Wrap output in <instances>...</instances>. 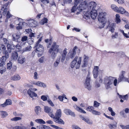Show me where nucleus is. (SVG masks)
<instances>
[{"instance_id": "nucleus-11", "label": "nucleus", "mask_w": 129, "mask_h": 129, "mask_svg": "<svg viewBox=\"0 0 129 129\" xmlns=\"http://www.w3.org/2000/svg\"><path fill=\"white\" fill-rule=\"evenodd\" d=\"M2 49L3 54H5V56L6 58H8L9 57V52L6 50V48L5 46L3 44H1V47H0V50L1 51V49Z\"/></svg>"}, {"instance_id": "nucleus-19", "label": "nucleus", "mask_w": 129, "mask_h": 129, "mask_svg": "<svg viewBox=\"0 0 129 129\" xmlns=\"http://www.w3.org/2000/svg\"><path fill=\"white\" fill-rule=\"evenodd\" d=\"M81 119L89 124H92V121L89 118H84L82 116L80 117Z\"/></svg>"}, {"instance_id": "nucleus-25", "label": "nucleus", "mask_w": 129, "mask_h": 129, "mask_svg": "<svg viewBox=\"0 0 129 129\" xmlns=\"http://www.w3.org/2000/svg\"><path fill=\"white\" fill-rule=\"evenodd\" d=\"M90 12L89 10L87 12L84 11L83 12V17L84 18L87 19L90 17Z\"/></svg>"}, {"instance_id": "nucleus-27", "label": "nucleus", "mask_w": 129, "mask_h": 129, "mask_svg": "<svg viewBox=\"0 0 129 129\" xmlns=\"http://www.w3.org/2000/svg\"><path fill=\"white\" fill-rule=\"evenodd\" d=\"M73 107L78 112L82 113L85 114L86 112L81 108L78 106L76 105H75Z\"/></svg>"}, {"instance_id": "nucleus-57", "label": "nucleus", "mask_w": 129, "mask_h": 129, "mask_svg": "<svg viewBox=\"0 0 129 129\" xmlns=\"http://www.w3.org/2000/svg\"><path fill=\"white\" fill-rule=\"evenodd\" d=\"M12 63L10 62L7 64V68L8 69H10L12 67Z\"/></svg>"}, {"instance_id": "nucleus-29", "label": "nucleus", "mask_w": 129, "mask_h": 129, "mask_svg": "<svg viewBox=\"0 0 129 129\" xmlns=\"http://www.w3.org/2000/svg\"><path fill=\"white\" fill-rule=\"evenodd\" d=\"M11 55V59L14 60H17L18 56V54L16 51H14L13 52Z\"/></svg>"}, {"instance_id": "nucleus-39", "label": "nucleus", "mask_w": 129, "mask_h": 129, "mask_svg": "<svg viewBox=\"0 0 129 129\" xmlns=\"http://www.w3.org/2000/svg\"><path fill=\"white\" fill-rule=\"evenodd\" d=\"M117 123L115 122L114 124H109L108 126L109 128L111 129H115L117 126Z\"/></svg>"}, {"instance_id": "nucleus-56", "label": "nucleus", "mask_w": 129, "mask_h": 129, "mask_svg": "<svg viewBox=\"0 0 129 129\" xmlns=\"http://www.w3.org/2000/svg\"><path fill=\"white\" fill-rule=\"evenodd\" d=\"M45 58L44 56H42L38 60V61L41 63H42L44 62Z\"/></svg>"}, {"instance_id": "nucleus-44", "label": "nucleus", "mask_w": 129, "mask_h": 129, "mask_svg": "<svg viewBox=\"0 0 129 129\" xmlns=\"http://www.w3.org/2000/svg\"><path fill=\"white\" fill-rule=\"evenodd\" d=\"M119 98L120 99H122L124 100L127 101L128 99V96L127 94L124 95H119Z\"/></svg>"}, {"instance_id": "nucleus-13", "label": "nucleus", "mask_w": 129, "mask_h": 129, "mask_svg": "<svg viewBox=\"0 0 129 129\" xmlns=\"http://www.w3.org/2000/svg\"><path fill=\"white\" fill-rule=\"evenodd\" d=\"M99 68L97 66H94L93 71V73L94 78H96L98 75Z\"/></svg>"}, {"instance_id": "nucleus-42", "label": "nucleus", "mask_w": 129, "mask_h": 129, "mask_svg": "<svg viewBox=\"0 0 129 129\" xmlns=\"http://www.w3.org/2000/svg\"><path fill=\"white\" fill-rule=\"evenodd\" d=\"M31 47L30 46H29L23 49V52H26L30 51L31 49Z\"/></svg>"}, {"instance_id": "nucleus-64", "label": "nucleus", "mask_w": 129, "mask_h": 129, "mask_svg": "<svg viewBox=\"0 0 129 129\" xmlns=\"http://www.w3.org/2000/svg\"><path fill=\"white\" fill-rule=\"evenodd\" d=\"M48 102L51 106H54V104L52 101L50 99H48Z\"/></svg>"}, {"instance_id": "nucleus-46", "label": "nucleus", "mask_w": 129, "mask_h": 129, "mask_svg": "<svg viewBox=\"0 0 129 129\" xmlns=\"http://www.w3.org/2000/svg\"><path fill=\"white\" fill-rule=\"evenodd\" d=\"M6 7L5 6H3V7H2L1 9V11H3V13L4 15H5L6 14V12L7 11V9L6 8Z\"/></svg>"}, {"instance_id": "nucleus-61", "label": "nucleus", "mask_w": 129, "mask_h": 129, "mask_svg": "<svg viewBox=\"0 0 129 129\" xmlns=\"http://www.w3.org/2000/svg\"><path fill=\"white\" fill-rule=\"evenodd\" d=\"M120 5H122L124 3V0H118L117 2Z\"/></svg>"}, {"instance_id": "nucleus-34", "label": "nucleus", "mask_w": 129, "mask_h": 129, "mask_svg": "<svg viewBox=\"0 0 129 129\" xmlns=\"http://www.w3.org/2000/svg\"><path fill=\"white\" fill-rule=\"evenodd\" d=\"M60 57L57 58L56 60L54 62L53 64V67L56 68L58 67L60 61Z\"/></svg>"}, {"instance_id": "nucleus-6", "label": "nucleus", "mask_w": 129, "mask_h": 129, "mask_svg": "<svg viewBox=\"0 0 129 129\" xmlns=\"http://www.w3.org/2000/svg\"><path fill=\"white\" fill-rule=\"evenodd\" d=\"M106 15V13L104 12L99 13L98 20L102 25V27H103L105 25V23L104 22V21L105 20V16Z\"/></svg>"}, {"instance_id": "nucleus-18", "label": "nucleus", "mask_w": 129, "mask_h": 129, "mask_svg": "<svg viewBox=\"0 0 129 129\" xmlns=\"http://www.w3.org/2000/svg\"><path fill=\"white\" fill-rule=\"evenodd\" d=\"M64 112L67 115H70L73 117L75 116V115L73 112H72L71 110L68 109H65L64 110Z\"/></svg>"}, {"instance_id": "nucleus-28", "label": "nucleus", "mask_w": 129, "mask_h": 129, "mask_svg": "<svg viewBox=\"0 0 129 129\" xmlns=\"http://www.w3.org/2000/svg\"><path fill=\"white\" fill-rule=\"evenodd\" d=\"M12 104V102L11 100L10 99H8L6 100L4 104H2L1 106L3 107H4L7 105H11Z\"/></svg>"}, {"instance_id": "nucleus-51", "label": "nucleus", "mask_w": 129, "mask_h": 129, "mask_svg": "<svg viewBox=\"0 0 129 129\" xmlns=\"http://www.w3.org/2000/svg\"><path fill=\"white\" fill-rule=\"evenodd\" d=\"M92 114L95 115H100L101 114V113L100 112L94 110L92 112Z\"/></svg>"}, {"instance_id": "nucleus-17", "label": "nucleus", "mask_w": 129, "mask_h": 129, "mask_svg": "<svg viewBox=\"0 0 129 129\" xmlns=\"http://www.w3.org/2000/svg\"><path fill=\"white\" fill-rule=\"evenodd\" d=\"M26 59L23 56H19L18 59V63L22 64H23L25 61Z\"/></svg>"}, {"instance_id": "nucleus-14", "label": "nucleus", "mask_w": 129, "mask_h": 129, "mask_svg": "<svg viewBox=\"0 0 129 129\" xmlns=\"http://www.w3.org/2000/svg\"><path fill=\"white\" fill-rule=\"evenodd\" d=\"M115 27V24L114 23H110L107 27V28L109 29V31L112 33H114Z\"/></svg>"}, {"instance_id": "nucleus-2", "label": "nucleus", "mask_w": 129, "mask_h": 129, "mask_svg": "<svg viewBox=\"0 0 129 129\" xmlns=\"http://www.w3.org/2000/svg\"><path fill=\"white\" fill-rule=\"evenodd\" d=\"M81 60V57L76 56L71 63V67L72 68L75 67L76 69H79L80 67Z\"/></svg>"}, {"instance_id": "nucleus-52", "label": "nucleus", "mask_w": 129, "mask_h": 129, "mask_svg": "<svg viewBox=\"0 0 129 129\" xmlns=\"http://www.w3.org/2000/svg\"><path fill=\"white\" fill-rule=\"evenodd\" d=\"M111 8L115 12L117 11L118 7L116 6L114 4H112L111 5Z\"/></svg>"}, {"instance_id": "nucleus-49", "label": "nucleus", "mask_w": 129, "mask_h": 129, "mask_svg": "<svg viewBox=\"0 0 129 129\" xmlns=\"http://www.w3.org/2000/svg\"><path fill=\"white\" fill-rule=\"evenodd\" d=\"M58 98L60 101H62L64 98L67 99V98L66 97L65 95H63L62 96H59L58 97Z\"/></svg>"}, {"instance_id": "nucleus-54", "label": "nucleus", "mask_w": 129, "mask_h": 129, "mask_svg": "<svg viewBox=\"0 0 129 129\" xmlns=\"http://www.w3.org/2000/svg\"><path fill=\"white\" fill-rule=\"evenodd\" d=\"M120 115L123 117L126 118L127 117L126 114L123 111H121L120 113Z\"/></svg>"}, {"instance_id": "nucleus-10", "label": "nucleus", "mask_w": 129, "mask_h": 129, "mask_svg": "<svg viewBox=\"0 0 129 129\" xmlns=\"http://www.w3.org/2000/svg\"><path fill=\"white\" fill-rule=\"evenodd\" d=\"M96 4L94 2H91L89 3L87 6L88 9L90 11L95 10V9L96 7Z\"/></svg>"}, {"instance_id": "nucleus-23", "label": "nucleus", "mask_w": 129, "mask_h": 129, "mask_svg": "<svg viewBox=\"0 0 129 129\" xmlns=\"http://www.w3.org/2000/svg\"><path fill=\"white\" fill-rule=\"evenodd\" d=\"M8 58L4 56H2L1 58L0 59V67H2L5 64V62Z\"/></svg>"}, {"instance_id": "nucleus-8", "label": "nucleus", "mask_w": 129, "mask_h": 129, "mask_svg": "<svg viewBox=\"0 0 129 129\" xmlns=\"http://www.w3.org/2000/svg\"><path fill=\"white\" fill-rule=\"evenodd\" d=\"M90 80V74L88 73L86 80L85 86L86 88L88 90H90L91 89V86L90 84L89 81Z\"/></svg>"}, {"instance_id": "nucleus-26", "label": "nucleus", "mask_w": 129, "mask_h": 129, "mask_svg": "<svg viewBox=\"0 0 129 129\" xmlns=\"http://www.w3.org/2000/svg\"><path fill=\"white\" fill-rule=\"evenodd\" d=\"M23 20L21 18H18L16 19L14 22V24L15 25H18L20 26L22 25V21Z\"/></svg>"}, {"instance_id": "nucleus-30", "label": "nucleus", "mask_w": 129, "mask_h": 129, "mask_svg": "<svg viewBox=\"0 0 129 129\" xmlns=\"http://www.w3.org/2000/svg\"><path fill=\"white\" fill-rule=\"evenodd\" d=\"M28 94L31 97H36L37 96V94L35 92L32 91L31 89H29L27 91Z\"/></svg>"}, {"instance_id": "nucleus-12", "label": "nucleus", "mask_w": 129, "mask_h": 129, "mask_svg": "<svg viewBox=\"0 0 129 129\" xmlns=\"http://www.w3.org/2000/svg\"><path fill=\"white\" fill-rule=\"evenodd\" d=\"M27 23L30 27H34L37 26V22L33 19H31L27 21Z\"/></svg>"}, {"instance_id": "nucleus-32", "label": "nucleus", "mask_w": 129, "mask_h": 129, "mask_svg": "<svg viewBox=\"0 0 129 129\" xmlns=\"http://www.w3.org/2000/svg\"><path fill=\"white\" fill-rule=\"evenodd\" d=\"M83 63L82 65V67H85L87 64V60L88 59V57L85 55H84Z\"/></svg>"}, {"instance_id": "nucleus-20", "label": "nucleus", "mask_w": 129, "mask_h": 129, "mask_svg": "<svg viewBox=\"0 0 129 129\" xmlns=\"http://www.w3.org/2000/svg\"><path fill=\"white\" fill-rule=\"evenodd\" d=\"M90 16L91 17L92 19H95L97 15L96 11L94 10L93 11H90Z\"/></svg>"}, {"instance_id": "nucleus-22", "label": "nucleus", "mask_w": 129, "mask_h": 129, "mask_svg": "<svg viewBox=\"0 0 129 129\" xmlns=\"http://www.w3.org/2000/svg\"><path fill=\"white\" fill-rule=\"evenodd\" d=\"M46 123L48 124H51V126L53 128L56 129H63L61 128L60 127H59L53 125H52L53 124V122L51 120H48L46 121Z\"/></svg>"}, {"instance_id": "nucleus-45", "label": "nucleus", "mask_w": 129, "mask_h": 129, "mask_svg": "<svg viewBox=\"0 0 129 129\" xmlns=\"http://www.w3.org/2000/svg\"><path fill=\"white\" fill-rule=\"evenodd\" d=\"M35 121L39 123L45 124V122L43 120L41 119H37L35 120Z\"/></svg>"}, {"instance_id": "nucleus-4", "label": "nucleus", "mask_w": 129, "mask_h": 129, "mask_svg": "<svg viewBox=\"0 0 129 129\" xmlns=\"http://www.w3.org/2000/svg\"><path fill=\"white\" fill-rule=\"evenodd\" d=\"M115 78L111 76L106 77L104 79V83L106 89L111 88L110 85L112 84Z\"/></svg>"}, {"instance_id": "nucleus-59", "label": "nucleus", "mask_w": 129, "mask_h": 129, "mask_svg": "<svg viewBox=\"0 0 129 129\" xmlns=\"http://www.w3.org/2000/svg\"><path fill=\"white\" fill-rule=\"evenodd\" d=\"M72 128L73 129H81L78 126L75 125H73Z\"/></svg>"}, {"instance_id": "nucleus-7", "label": "nucleus", "mask_w": 129, "mask_h": 129, "mask_svg": "<svg viewBox=\"0 0 129 129\" xmlns=\"http://www.w3.org/2000/svg\"><path fill=\"white\" fill-rule=\"evenodd\" d=\"M87 7V2L85 1H84L82 2L79 5V7L77 8V9L80 11H81L86 9Z\"/></svg>"}, {"instance_id": "nucleus-37", "label": "nucleus", "mask_w": 129, "mask_h": 129, "mask_svg": "<svg viewBox=\"0 0 129 129\" xmlns=\"http://www.w3.org/2000/svg\"><path fill=\"white\" fill-rule=\"evenodd\" d=\"M21 77L18 75H14L11 78V80H17L20 79Z\"/></svg>"}, {"instance_id": "nucleus-62", "label": "nucleus", "mask_w": 129, "mask_h": 129, "mask_svg": "<svg viewBox=\"0 0 129 129\" xmlns=\"http://www.w3.org/2000/svg\"><path fill=\"white\" fill-rule=\"evenodd\" d=\"M77 6L75 5L74 4V6L72 7L71 9V11L72 12H74L76 9V7Z\"/></svg>"}, {"instance_id": "nucleus-16", "label": "nucleus", "mask_w": 129, "mask_h": 129, "mask_svg": "<svg viewBox=\"0 0 129 129\" xmlns=\"http://www.w3.org/2000/svg\"><path fill=\"white\" fill-rule=\"evenodd\" d=\"M68 49L67 48H65L63 51L62 53L61 54V61L63 62L65 60L66 56L67 53L68 52L67 51Z\"/></svg>"}, {"instance_id": "nucleus-43", "label": "nucleus", "mask_w": 129, "mask_h": 129, "mask_svg": "<svg viewBox=\"0 0 129 129\" xmlns=\"http://www.w3.org/2000/svg\"><path fill=\"white\" fill-rule=\"evenodd\" d=\"M0 113L1 114V116L3 118L7 116L8 115L7 112L4 111H0Z\"/></svg>"}, {"instance_id": "nucleus-40", "label": "nucleus", "mask_w": 129, "mask_h": 129, "mask_svg": "<svg viewBox=\"0 0 129 129\" xmlns=\"http://www.w3.org/2000/svg\"><path fill=\"white\" fill-rule=\"evenodd\" d=\"M12 37H13V39L14 41L18 39L20 37V35L18 34L17 33L14 34L13 35Z\"/></svg>"}, {"instance_id": "nucleus-38", "label": "nucleus", "mask_w": 129, "mask_h": 129, "mask_svg": "<svg viewBox=\"0 0 129 129\" xmlns=\"http://www.w3.org/2000/svg\"><path fill=\"white\" fill-rule=\"evenodd\" d=\"M27 39L28 37L27 36H24L22 37L21 39V45H22V43L23 44H25V43H26V42H25L27 41Z\"/></svg>"}, {"instance_id": "nucleus-5", "label": "nucleus", "mask_w": 129, "mask_h": 129, "mask_svg": "<svg viewBox=\"0 0 129 129\" xmlns=\"http://www.w3.org/2000/svg\"><path fill=\"white\" fill-rule=\"evenodd\" d=\"M77 49V47L75 46L72 50H70L66 58L67 60H69L70 58L72 59L74 57L76 54Z\"/></svg>"}, {"instance_id": "nucleus-15", "label": "nucleus", "mask_w": 129, "mask_h": 129, "mask_svg": "<svg viewBox=\"0 0 129 129\" xmlns=\"http://www.w3.org/2000/svg\"><path fill=\"white\" fill-rule=\"evenodd\" d=\"M33 84L38 86L44 88L46 87L47 86L46 84L40 81L34 82Z\"/></svg>"}, {"instance_id": "nucleus-1", "label": "nucleus", "mask_w": 129, "mask_h": 129, "mask_svg": "<svg viewBox=\"0 0 129 129\" xmlns=\"http://www.w3.org/2000/svg\"><path fill=\"white\" fill-rule=\"evenodd\" d=\"M59 46L56 44L55 43H53L50 48L49 49L48 52L51 53V56L53 59L56 57L59 50Z\"/></svg>"}, {"instance_id": "nucleus-21", "label": "nucleus", "mask_w": 129, "mask_h": 129, "mask_svg": "<svg viewBox=\"0 0 129 129\" xmlns=\"http://www.w3.org/2000/svg\"><path fill=\"white\" fill-rule=\"evenodd\" d=\"M125 73V72L124 71H122L121 73V75H119V78H118V82H121L123 80L125 79V77H124V74Z\"/></svg>"}, {"instance_id": "nucleus-24", "label": "nucleus", "mask_w": 129, "mask_h": 129, "mask_svg": "<svg viewBox=\"0 0 129 129\" xmlns=\"http://www.w3.org/2000/svg\"><path fill=\"white\" fill-rule=\"evenodd\" d=\"M53 118L54 121L56 123L61 124H64V122L62 119H60V118H55L54 117V118Z\"/></svg>"}, {"instance_id": "nucleus-3", "label": "nucleus", "mask_w": 129, "mask_h": 129, "mask_svg": "<svg viewBox=\"0 0 129 129\" xmlns=\"http://www.w3.org/2000/svg\"><path fill=\"white\" fill-rule=\"evenodd\" d=\"M35 47L36 49L32 52V56L34 57L36 53L38 54V57L41 56L43 54L44 48L43 46L40 44L39 45H35Z\"/></svg>"}, {"instance_id": "nucleus-50", "label": "nucleus", "mask_w": 129, "mask_h": 129, "mask_svg": "<svg viewBox=\"0 0 129 129\" xmlns=\"http://www.w3.org/2000/svg\"><path fill=\"white\" fill-rule=\"evenodd\" d=\"M100 103H99L96 101H94V102L93 106L95 107L98 108L100 105Z\"/></svg>"}, {"instance_id": "nucleus-60", "label": "nucleus", "mask_w": 129, "mask_h": 129, "mask_svg": "<svg viewBox=\"0 0 129 129\" xmlns=\"http://www.w3.org/2000/svg\"><path fill=\"white\" fill-rule=\"evenodd\" d=\"M41 99L44 101H46L47 99V97L44 95H43L41 96Z\"/></svg>"}, {"instance_id": "nucleus-58", "label": "nucleus", "mask_w": 129, "mask_h": 129, "mask_svg": "<svg viewBox=\"0 0 129 129\" xmlns=\"http://www.w3.org/2000/svg\"><path fill=\"white\" fill-rule=\"evenodd\" d=\"M16 50L18 51H20L21 49V47L19 45L17 44L16 46Z\"/></svg>"}, {"instance_id": "nucleus-31", "label": "nucleus", "mask_w": 129, "mask_h": 129, "mask_svg": "<svg viewBox=\"0 0 129 129\" xmlns=\"http://www.w3.org/2000/svg\"><path fill=\"white\" fill-rule=\"evenodd\" d=\"M61 115V112L60 109H58L57 110L56 113H55V116H54V118H60Z\"/></svg>"}, {"instance_id": "nucleus-35", "label": "nucleus", "mask_w": 129, "mask_h": 129, "mask_svg": "<svg viewBox=\"0 0 129 129\" xmlns=\"http://www.w3.org/2000/svg\"><path fill=\"white\" fill-rule=\"evenodd\" d=\"M117 11H116V12L118 13H120L121 14H124V12L125 11V10L123 7H119L118 8H117Z\"/></svg>"}, {"instance_id": "nucleus-53", "label": "nucleus", "mask_w": 129, "mask_h": 129, "mask_svg": "<svg viewBox=\"0 0 129 129\" xmlns=\"http://www.w3.org/2000/svg\"><path fill=\"white\" fill-rule=\"evenodd\" d=\"M94 109V108L92 106H89L86 109L87 110L90 112H92Z\"/></svg>"}, {"instance_id": "nucleus-41", "label": "nucleus", "mask_w": 129, "mask_h": 129, "mask_svg": "<svg viewBox=\"0 0 129 129\" xmlns=\"http://www.w3.org/2000/svg\"><path fill=\"white\" fill-rule=\"evenodd\" d=\"M116 22L117 23H120L121 22L120 16L119 14H116L115 15Z\"/></svg>"}, {"instance_id": "nucleus-36", "label": "nucleus", "mask_w": 129, "mask_h": 129, "mask_svg": "<svg viewBox=\"0 0 129 129\" xmlns=\"http://www.w3.org/2000/svg\"><path fill=\"white\" fill-rule=\"evenodd\" d=\"M37 128L38 129H51L49 127L42 124H41L39 126H37Z\"/></svg>"}, {"instance_id": "nucleus-9", "label": "nucleus", "mask_w": 129, "mask_h": 129, "mask_svg": "<svg viewBox=\"0 0 129 129\" xmlns=\"http://www.w3.org/2000/svg\"><path fill=\"white\" fill-rule=\"evenodd\" d=\"M44 109L45 112L48 113L49 115L51 117H54V115L52 113L53 111L51 108L48 106H45Z\"/></svg>"}, {"instance_id": "nucleus-55", "label": "nucleus", "mask_w": 129, "mask_h": 129, "mask_svg": "<svg viewBox=\"0 0 129 129\" xmlns=\"http://www.w3.org/2000/svg\"><path fill=\"white\" fill-rule=\"evenodd\" d=\"M120 32L126 38H129V36L127 34L124 33V31L123 30H120Z\"/></svg>"}, {"instance_id": "nucleus-48", "label": "nucleus", "mask_w": 129, "mask_h": 129, "mask_svg": "<svg viewBox=\"0 0 129 129\" xmlns=\"http://www.w3.org/2000/svg\"><path fill=\"white\" fill-rule=\"evenodd\" d=\"M21 119V118L20 117H17L13 118L11 119V120L12 121H17Z\"/></svg>"}, {"instance_id": "nucleus-63", "label": "nucleus", "mask_w": 129, "mask_h": 129, "mask_svg": "<svg viewBox=\"0 0 129 129\" xmlns=\"http://www.w3.org/2000/svg\"><path fill=\"white\" fill-rule=\"evenodd\" d=\"M34 78L35 79H38V74L36 72H35L34 73Z\"/></svg>"}, {"instance_id": "nucleus-33", "label": "nucleus", "mask_w": 129, "mask_h": 129, "mask_svg": "<svg viewBox=\"0 0 129 129\" xmlns=\"http://www.w3.org/2000/svg\"><path fill=\"white\" fill-rule=\"evenodd\" d=\"M35 111L36 114L37 115H39L41 111V108L39 106H36L35 109Z\"/></svg>"}, {"instance_id": "nucleus-47", "label": "nucleus", "mask_w": 129, "mask_h": 129, "mask_svg": "<svg viewBox=\"0 0 129 129\" xmlns=\"http://www.w3.org/2000/svg\"><path fill=\"white\" fill-rule=\"evenodd\" d=\"M48 20L46 18H44L40 22V23L41 25H43L45 23L47 22Z\"/></svg>"}]
</instances>
